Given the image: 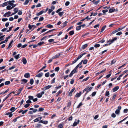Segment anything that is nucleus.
<instances>
[{"label":"nucleus","instance_id":"nucleus-24","mask_svg":"<svg viewBox=\"0 0 128 128\" xmlns=\"http://www.w3.org/2000/svg\"><path fill=\"white\" fill-rule=\"evenodd\" d=\"M64 12H60L58 13V14L60 16H62L64 14Z\"/></svg>","mask_w":128,"mask_h":128},{"label":"nucleus","instance_id":"nucleus-52","mask_svg":"<svg viewBox=\"0 0 128 128\" xmlns=\"http://www.w3.org/2000/svg\"><path fill=\"white\" fill-rule=\"evenodd\" d=\"M11 8V6L9 5L8 6L6 7V8L8 10H11L10 8Z\"/></svg>","mask_w":128,"mask_h":128},{"label":"nucleus","instance_id":"nucleus-32","mask_svg":"<svg viewBox=\"0 0 128 128\" xmlns=\"http://www.w3.org/2000/svg\"><path fill=\"white\" fill-rule=\"evenodd\" d=\"M20 56V54H18L16 56H14V57L17 60L19 58Z\"/></svg>","mask_w":128,"mask_h":128},{"label":"nucleus","instance_id":"nucleus-57","mask_svg":"<svg viewBox=\"0 0 128 128\" xmlns=\"http://www.w3.org/2000/svg\"><path fill=\"white\" fill-rule=\"evenodd\" d=\"M116 116V115L114 113H113L111 115L112 117L114 118H115Z\"/></svg>","mask_w":128,"mask_h":128},{"label":"nucleus","instance_id":"nucleus-39","mask_svg":"<svg viewBox=\"0 0 128 128\" xmlns=\"http://www.w3.org/2000/svg\"><path fill=\"white\" fill-rule=\"evenodd\" d=\"M60 69V68L59 67H57L55 69V71L56 72H58Z\"/></svg>","mask_w":128,"mask_h":128},{"label":"nucleus","instance_id":"nucleus-58","mask_svg":"<svg viewBox=\"0 0 128 128\" xmlns=\"http://www.w3.org/2000/svg\"><path fill=\"white\" fill-rule=\"evenodd\" d=\"M87 60H85L84 61L83 63L84 64H86L87 63Z\"/></svg>","mask_w":128,"mask_h":128},{"label":"nucleus","instance_id":"nucleus-26","mask_svg":"<svg viewBox=\"0 0 128 128\" xmlns=\"http://www.w3.org/2000/svg\"><path fill=\"white\" fill-rule=\"evenodd\" d=\"M110 94V92L109 91H107L105 93V96H109Z\"/></svg>","mask_w":128,"mask_h":128},{"label":"nucleus","instance_id":"nucleus-46","mask_svg":"<svg viewBox=\"0 0 128 128\" xmlns=\"http://www.w3.org/2000/svg\"><path fill=\"white\" fill-rule=\"evenodd\" d=\"M5 36V35L2 36L0 37V41L4 39L3 38Z\"/></svg>","mask_w":128,"mask_h":128},{"label":"nucleus","instance_id":"nucleus-35","mask_svg":"<svg viewBox=\"0 0 128 128\" xmlns=\"http://www.w3.org/2000/svg\"><path fill=\"white\" fill-rule=\"evenodd\" d=\"M74 34V30H72L70 31L69 32L71 36L73 34Z\"/></svg>","mask_w":128,"mask_h":128},{"label":"nucleus","instance_id":"nucleus-43","mask_svg":"<svg viewBox=\"0 0 128 128\" xmlns=\"http://www.w3.org/2000/svg\"><path fill=\"white\" fill-rule=\"evenodd\" d=\"M30 105L28 103L24 105V107L25 108H27L30 106Z\"/></svg>","mask_w":128,"mask_h":128},{"label":"nucleus","instance_id":"nucleus-34","mask_svg":"<svg viewBox=\"0 0 128 128\" xmlns=\"http://www.w3.org/2000/svg\"><path fill=\"white\" fill-rule=\"evenodd\" d=\"M81 27L80 26H77L76 27V30H80V29Z\"/></svg>","mask_w":128,"mask_h":128},{"label":"nucleus","instance_id":"nucleus-36","mask_svg":"<svg viewBox=\"0 0 128 128\" xmlns=\"http://www.w3.org/2000/svg\"><path fill=\"white\" fill-rule=\"evenodd\" d=\"M11 13L10 12H7L6 13V14L8 15V16H7V17H8L10 16H11V15H10Z\"/></svg>","mask_w":128,"mask_h":128},{"label":"nucleus","instance_id":"nucleus-28","mask_svg":"<svg viewBox=\"0 0 128 128\" xmlns=\"http://www.w3.org/2000/svg\"><path fill=\"white\" fill-rule=\"evenodd\" d=\"M10 83V82L9 81H6L5 82V84L6 85H7Z\"/></svg>","mask_w":128,"mask_h":128},{"label":"nucleus","instance_id":"nucleus-6","mask_svg":"<svg viewBox=\"0 0 128 128\" xmlns=\"http://www.w3.org/2000/svg\"><path fill=\"white\" fill-rule=\"evenodd\" d=\"M80 122V120H77V122H74L73 124V126H75L77 125V124H78Z\"/></svg>","mask_w":128,"mask_h":128},{"label":"nucleus","instance_id":"nucleus-27","mask_svg":"<svg viewBox=\"0 0 128 128\" xmlns=\"http://www.w3.org/2000/svg\"><path fill=\"white\" fill-rule=\"evenodd\" d=\"M102 11L103 13H104L102 14L104 15L105 14V13L106 12H108V10H103Z\"/></svg>","mask_w":128,"mask_h":128},{"label":"nucleus","instance_id":"nucleus-42","mask_svg":"<svg viewBox=\"0 0 128 128\" xmlns=\"http://www.w3.org/2000/svg\"><path fill=\"white\" fill-rule=\"evenodd\" d=\"M44 19V18L43 17H42L40 18H39V20H38L39 22L42 21Z\"/></svg>","mask_w":128,"mask_h":128},{"label":"nucleus","instance_id":"nucleus-44","mask_svg":"<svg viewBox=\"0 0 128 128\" xmlns=\"http://www.w3.org/2000/svg\"><path fill=\"white\" fill-rule=\"evenodd\" d=\"M52 87L51 86L48 85L46 86V90Z\"/></svg>","mask_w":128,"mask_h":128},{"label":"nucleus","instance_id":"nucleus-55","mask_svg":"<svg viewBox=\"0 0 128 128\" xmlns=\"http://www.w3.org/2000/svg\"><path fill=\"white\" fill-rule=\"evenodd\" d=\"M100 46L99 44H96L94 45V47L95 48L99 47Z\"/></svg>","mask_w":128,"mask_h":128},{"label":"nucleus","instance_id":"nucleus-31","mask_svg":"<svg viewBox=\"0 0 128 128\" xmlns=\"http://www.w3.org/2000/svg\"><path fill=\"white\" fill-rule=\"evenodd\" d=\"M8 4H10L11 6H13L14 5V4L10 0L9 1H8Z\"/></svg>","mask_w":128,"mask_h":128},{"label":"nucleus","instance_id":"nucleus-7","mask_svg":"<svg viewBox=\"0 0 128 128\" xmlns=\"http://www.w3.org/2000/svg\"><path fill=\"white\" fill-rule=\"evenodd\" d=\"M43 75V73L42 72H40L36 76V77L40 78Z\"/></svg>","mask_w":128,"mask_h":128},{"label":"nucleus","instance_id":"nucleus-61","mask_svg":"<svg viewBox=\"0 0 128 128\" xmlns=\"http://www.w3.org/2000/svg\"><path fill=\"white\" fill-rule=\"evenodd\" d=\"M8 30V29L6 28H4L1 30V31L2 32H4Z\"/></svg>","mask_w":128,"mask_h":128},{"label":"nucleus","instance_id":"nucleus-64","mask_svg":"<svg viewBox=\"0 0 128 128\" xmlns=\"http://www.w3.org/2000/svg\"><path fill=\"white\" fill-rule=\"evenodd\" d=\"M62 10V8H59L58 10L56 11V13H59V12L61 11Z\"/></svg>","mask_w":128,"mask_h":128},{"label":"nucleus","instance_id":"nucleus-12","mask_svg":"<svg viewBox=\"0 0 128 128\" xmlns=\"http://www.w3.org/2000/svg\"><path fill=\"white\" fill-rule=\"evenodd\" d=\"M44 12V11L43 10H42L38 13L36 14V15L37 16H38L42 14Z\"/></svg>","mask_w":128,"mask_h":128},{"label":"nucleus","instance_id":"nucleus-63","mask_svg":"<svg viewBox=\"0 0 128 128\" xmlns=\"http://www.w3.org/2000/svg\"><path fill=\"white\" fill-rule=\"evenodd\" d=\"M54 39H50L49 40H48V41L49 42H54Z\"/></svg>","mask_w":128,"mask_h":128},{"label":"nucleus","instance_id":"nucleus-13","mask_svg":"<svg viewBox=\"0 0 128 128\" xmlns=\"http://www.w3.org/2000/svg\"><path fill=\"white\" fill-rule=\"evenodd\" d=\"M21 81L22 82H21V84H23L24 83H26L28 82V80L25 79H23L21 80Z\"/></svg>","mask_w":128,"mask_h":128},{"label":"nucleus","instance_id":"nucleus-25","mask_svg":"<svg viewBox=\"0 0 128 128\" xmlns=\"http://www.w3.org/2000/svg\"><path fill=\"white\" fill-rule=\"evenodd\" d=\"M44 44V42H41L38 44V45L39 46H41L42 44Z\"/></svg>","mask_w":128,"mask_h":128},{"label":"nucleus","instance_id":"nucleus-3","mask_svg":"<svg viewBox=\"0 0 128 128\" xmlns=\"http://www.w3.org/2000/svg\"><path fill=\"white\" fill-rule=\"evenodd\" d=\"M121 106H118V109L116 110L115 112V113L116 114H119L120 112V110L121 108Z\"/></svg>","mask_w":128,"mask_h":128},{"label":"nucleus","instance_id":"nucleus-19","mask_svg":"<svg viewBox=\"0 0 128 128\" xmlns=\"http://www.w3.org/2000/svg\"><path fill=\"white\" fill-rule=\"evenodd\" d=\"M16 108H17L16 109L14 107H12L11 108L10 110V111H12V112H14Z\"/></svg>","mask_w":128,"mask_h":128},{"label":"nucleus","instance_id":"nucleus-48","mask_svg":"<svg viewBox=\"0 0 128 128\" xmlns=\"http://www.w3.org/2000/svg\"><path fill=\"white\" fill-rule=\"evenodd\" d=\"M63 125L62 124H60L58 126V127L60 128H62L63 127Z\"/></svg>","mask_w":128,"mask_h":128},{"label":"nucleus","instance_id":"nucleus-20","mask_svg":"<svg viewBox=\"0 0 128 128\" xmlns=\"http://www.w3.org/2000/svg\"><path fill=\"white\" fill-rule=\"evenodd\" d=\"M106 25H105L104 26H103L100 32H102L104 30V29L106 28Z\"/></svg>","mask_w":128,"mask_h":128},{"label":"nucleus","instance_id":"nucleus-51","mask_svg":"<svg viewBox=\"0 0 128 128\" xmlns=\"http://www.w3.org/2000/svg\"><path fill=\"white\" fill-rule=\"evenodd\" d=\"M82 105V104L81 102L78 105L77 108H80V106Z\"/></svg>","mask_w":128,"mask_h":128},{"label":"nucleus","instance_id":"nucleus-17","mask_svg":"<svg viewBox=\"0 0 128 128\" xmlns=\"http://www.w3.org/2000/svg\"><path fill=\"white\" fill-rule=\"evenodd\" d=\"M88 46V45L87 44H86L83 45H82V49H84L86 48V47Z\"/></svg>","mask_w":128,"mask_h":128},{"label":"nucleus","instance_id":"nucleus-14","mask_svg":"<svg viewBox=\"0 0 128 128\" xmlns=\"http://www.w3.org/2000/svg\"><path fill=\"white\" fill-rule=\"evenodd\" d=\"M22 62L24 64H26V63L27 60L25 58H23L22 60Z\"/></svg>","mask_w":128,"mask_h":128},{"label":"nucleus","instance_id":"nucleus-54","mask_svg":"<svg viewBox=\"0 0 128 128\" xmlns=\"http://www.w3.org/2000/svg\"><path fill=\"white\" fill-rule=\"evenodd\" d=\"M122 34V32H120L117 33L116 34V35H117L120 36Z\"/></svg>","mask_w":128,"mask_h":128},{"label":"nucleus","instance_id":"nucleus-29","mask_svg":"<svg viewBox=\"0 0 128 128\" xmlns=\"http://www.w3.org/2000/svg\"><path fill=\"white\" fill-rule=\"evenodd\" d=\"M53 26L51 25H50V24H48V25H47L46 26V27H47L48 28H51L53 27Z\"/></svg>","mask_w":128,"mask_h":128},{"label":"nucleus","instance_id":"nucleus-40","mask_svg":"<svg viewBox=\"0 0 128 128\" xmlns=\"http://www.w3.org/2000/svg\"><path fill=\"white\" fill-rule=\"evenodd\" d=\"M50 75V73L49 72H48L45 74V76L46 77H49Z\"/></svg>","mask_w":128,"mask_h":128},{"label":"nucleus","instance_id":"nucleus-56","mask_svg":"<svg viewBox=\"0 0 128 128\" xmlns=\"http://www.w3.org/2000/svg\"><path fill=\"white\" fill-rule=\"evenodd\" d=\"M89 77H88L85 79H83L82 80V81H86L89 78Z\"/></svg>","mask_w":128,"mask_h":128},{"label":"nucleus","instance_id":"nucleus-49","mask_svg":"<svg viewBox=\"0 0 128 128\" xmlns=\"http://www.w3.org/2000/svg\"><path fill=\"white\" fill-rule=\"evenodd\" d=\"M53 10L52 9H49L48 12V14H50L51 12Z\"/></svg>","mask_w":128,"mask_h":128},{"label":"nucleus","instance_id":"nucleus-22","mask_svg":"<svg viewBox=\"0 0 128 128\" xmlns=\"http://www.w3.org/2000/svg\"><path fill=\"white\" fill-rule=\"evenodd\" d=\"M115 10V9L114 8H110L109 11V13H112Z\"/></svg>","mask_w":128,"mask_h":128},{"label":"nucleus","instance_id":"nucleus-38","mask_svg":"<svg viewBox=\"0 0 128 128\" xmlns=\"http://www.w3.org/2000/svg\"><path fill=\"white\" fill-rule=\"evenodd\" d=\"M28 98L30 100H32L34 98V97L32 96H28Z\"/></svg>","mask_w":128,"mask_h":128},{"label":"nucleus","instance_id":"nucleus-62","mask_svg":"<svg viewBox=\"0 0 128 128\" xmlns=\"http://www.w3.org/2000/svg\"><path fill=\"white\" fill-rule=\"evenodd\" d=\"M62 92L60 90H59L58 92L57 93V94L56 95V96H58Z\"/></svg>","mask_w":128,"mask_h":128},{"label":"nucleus","instance_id":"nucleus-33","mask_svg":"<svg viewBox=\"0 0 128 128\" xmlns=\"http://www.w3.org/2000/svg\"><path fill=\"white\" fill-rule=\"evenodd\" d=\"M29 2V1L28 0H26L25 2L24 3V5L27 4Z\"/></svg>","mask_w":128,"mask_h":128},{"label":"nucleus","instance_id":"nucleus-1","mask_svg":"<svg viewBox=\"0 0 128 128\" xmlns=\"http://www.w3.org/2000/svg\"><path fill=\"white\" fill-rule=\"evenodd\" d=\"M93 88L92 87H90V88L89 86H87L86 87L84 90L82 92V93H84L86 91H88L89 92Z\"/></svg>","mask_w":128,"mask_h":128},{"label":"nucleus","instance_id":"nucleus-18","mask_svg":"<svg viewBox=\"0 0 128 128\" xmlns=\"http://www.w3.org/2000/svg\"><path fill=\"white\" fill-rule=\"evenodd\" d=\"M92 2H93V3L94 4H95L96 5V4H98L99 3V2H100V0H98L95 2V0H94L92 1Z\"/></svg>","mask_w":128,"mask_h":128},{"label":"nucleus","instance_id":"nucleus-50","mask_svg":"<svg viewBox=\"0 0 128 128\" xmlns=\"http://www.w3.org/2000/svg\"><path fill=\"white\" fill-rule=\"evenodd\" d=\"M70 4V2L68 1L66 2L65 4V5L66 6H68Z\"/></svg>","mask_w":128,"mask_h":128},{"label":"nucleus","instance_id":"nucleus-4","mask_svg":"<svg viewBox=\"0 0 128 128\" xmlns=\"http://www.w3.org/2000/svg\"><path fill=\"white\" fill-rule=\"evenodd\" d=\"M44 91H42L41 92V93L37 94L36 95V96L38 98H40L42 97V95L44 94Z\"/></svg>","mask_w":128,"mask_h":128},{"label":"nucleus","instance_id":"nucleus-10","mask_svg":"<svg viewBox=\"0 0 128 128\" xmlns=\"http://www.w3.org/2000/svg\"><path fill=\"white\" fill-rule=\"evenodd\" d=\"M82 93H83L82 92H80L79 93L77 94L76 95V97L78 98L80 96L81 94Z\"/></svg>","mask_w":128,"mask_h":128},{"label":"nucleus","instance_id":"nucleus-45","mask_svg":"<svg viewBox=\"0 0 128 128\" xmlns=\"http://www.w3.org/2000/svg\"><path fill=\"white\" fill-rule=\"evenodd\" d=\"M96 94V92H92V96H95Z\"/></svg>","mask_w":128,"mask_h":128},{"label":"nucleus","instance_id":"nucleus-59","mask_svg":"<svg viewBox=\"0 0 128 128\" xmlns=\"http://www.w3.org/2000/svg\"><path fill=\"white\" fill-rule=\"evenodd\" d=\"M74 80L73 79H72L70 82V83L71 84H73L74 83Z\"/></svg>","mask_w":128,"mask_h":128},{"label":"nucleus","instance_id":"nucleus-9","mask_svg":"<svg viewBox=\"0 0 128 128\" xmlns=\"http://www.w3.org/2000/svg\"><path fill=\"white\" fill-rule=\"evenodd\" d=\"M119 88L118 86H116L114 88L112 89V91L113 92L116 91Z\"/></svg>","mask_w":128,"mask_h":128},{"label":"nucleus","instance_id":"nucleus-2","mask_svg":"<svg viewBox=\"0 0 128 128\" xmlns=\"http://www.w3.org/2000/svg\"><path fill=\"white\" fill-rule=\"evenodd\" d=\"M117 39V38L116 37H115L114 38L112 39V40H110L107 42V43L110 42V43L108 44V45H110L114 41L116 40Z\"/></svg>","mask_w":128,"mask_h":128},{"label":"nucleus","instance_id":"nucleus-16","mask_svg":"<svg viewBox=\"0 0 128 128\" xmlns=\"http://www.w3.org/2000/svg\"><path fill=\"white\" fill-rule=\"evenodd\" d=\"M30 76V74L28 73L25 74L24 76V77L26 78H28Z\"/></svg>","mask_w":128,"mask_h":128},{"label":"nucleus","instance_id":"nucleus-41","mask_svg":"<svg viewBox=\"0 0 128 128\" xmlns=\"http://www.w3.org/2000/svg\"><path fill=\"white\" fill-rule=\"evenodd\" d=\"M18 8H14V11L16 13H17L18 11Z\"/></svg>","mask_w":128,"mask_h":128},{"label":"nucleus","instance_id":"nucleus-5","mask_svg":"<svg viewBox=\"0 0 128 128\" xmlns=\"http://www.w3.org/2000/svg\"><path fill=\"white\" fill-rule=\"evenodd\" d=\"M77 72L76 70V69H74L71 72V73L69 75L70 77H72L73 74H74V73L76 72Z\"/></svg>","mask_w":128,"mask_h":128},{"label":"nucleus","instance_id":"nucleus-37","mask_svg":"<svg viewBox=\"0 0 128 128\" xmlns=\"http://www.w3.org/2000/svg\"><path fill=\"white\" fill-rule=\"evenodd\" d=\"M116 62V60H112L111 62V65L114 63Z\"/></svg>","mask_w":128,"mask_h":128},{"label":"nucleus","instance_id":"nucleus-53","mask_svg":"<svg viewBox=\"0 0 128 128\" xmlns=\"http://www.w3.org/2000/svg\"><path fill=\"white\" fill-rule=\"evenodd\" d=\"M78 60L77 59V58L76 59L72 62L71 64H73L75 63Z\"/></svg>","mask_w":128,"mask_h":128},{"label":"nucleus","instance_id":"nucleus-8","mask_svg":"<svg viewBox=\"0 0 128 128\" xmlns=\"http://www.w3.org/2000/svg\"><path fill=\"white\" fill-rule=\"evenodd\" d=\"M23 88H20V89H19V90H18V93H17V94H16L15 95L17 96V95H18L19 94H20L21 91L23 90Z\"/></svg>","mask_w":128,"mask_h":128},{"label":"nucleus","instance_id":"nucleus-23","mask_svg":"<svg viewBox=\"0 0 128 128\" xmlns=\"http://www.w3.org/2000/svg\"><path fill=\"white\" fill-rule=\"evenodd\" d=\"M12 92H11L10 93V94H8V95H7V97H6V98H4V100H3V102H4L5 100H6L7 98H8L9 96L12 93Z\"/></svg>","mask_w":128,"mask_h":128},{"label":"nucleus","instance_id":"nucleus-11","mask_svg":"<svg viewBox=\"0 0 128 128\" xmlns=\"http://www.w3.org/2000/svg\"><path fill=\"white\" fill-rule=\"evenodd\" d=\"M60 54H57L54 56L52 57V59H54L56 58H58L59 56H60Z\"/></svg>","mask_w":128,"mask_h":128},{"label":"nucleus","instance_id":"nucleus-60","mask_svg":"<svg viewBox=\"0 0 128 128\" xmlns=\"http://www.w3.org/2000/svg\"><path fill=\"white\" fill-rule=\"evenodd\" d=\"M44 110V108H40L39 109V111H43Z\"/></svg>","mask_w":128,"mask_h":128},{"label":"nucleus","instance_id":"nucleus-15","mask_svg":"<svg viewBox=\"0 0 128 128\" xmlns=\"http://www.w3.org/2000/svg\"><path fill=\"white\" fill-rule=\"evenodd\" d=\"M8 2H5L2 4H1V5L2 6V7H4L5 6H7L8 4Z\"/></svg>","mask_w":128,"mask_h":128},{"label":"nucleus","instance_id":"nucleus-30","mask_svg":"<svg viewBox=\"0 0 128 128\" xmlns=\"http://www.w3.org/2000/svg\"><path fill=\"white\" fill-rule=\"evenodd\" d=\"M34 82V80L32 78L30 80V83L31 85H32Z\"/></svg>","mask_w":128,"mask_h":128},{"label":"nucleus","instance_id":"nucleus-21","mask_svg":"<svg viewBox=\"0 0 128 128\" xmlns=\"http://www.w3.org/2000/svg\"><path fill=\"white\" fill-rule=\"evenodd\" d=\"M116 96V94H114L113 95V97L112 98L111 100L112 101H113L114 100Z\"/></svg>","mask_w":128,"mask_h":128},{"label":"nucleus","instance_id":"nucleus-47","mask_svg":"<svg viewBox=\"0 0 128 128\" xmlns=\"http://www.w3.org/2000/svg\"><path fill=\"white\" fill-rule=\"evenodd\" d=\"M13 28V26H12L10 27L9 29L8 30H7L6 32H8L10 31V30H12V28Z\"/></svg>","mask_w":128,"mask_h":128}]
</instances>
